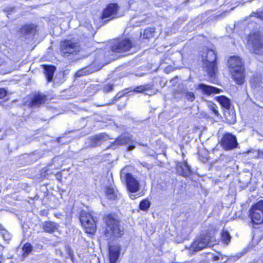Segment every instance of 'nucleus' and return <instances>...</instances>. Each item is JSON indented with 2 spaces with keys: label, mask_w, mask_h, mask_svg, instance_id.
I'll list each match as a JSON object with an SVG mask.
<instances>
[{
  "label": "nucleus",
  "mask_w": 263,
  "mask_h": 263,
  "mask_svg": "<svg viewBox=\"0 0 263 263\" xmlns=\"http://www.w3.org/2000/svg\"><path fill=\"white\" fill-rule=\"evenodd\" d=\"M228 63L234 80L238 84H242L245 80V69L241 59L238 56H232Z\"/></svg>",
  "instance_id": "f257e3e1"
},
{
  "label": "nucleus",
  "mask_w": 263,
  "mask_h": 263,
  "mask_svg": "<svg viewBox=\"0 0 263 263\" xmlns=\"http://www.w3.org/2000/svg\"><path fill=\"white\" fill-rule=\"evenodd\" d=\"M201 56L204 70L210 77H213L218 70L215 51L206 48Z\"/></svg>",
  "instance_id": "f03ea898"
},
{
  "label": "nucleus",
  "mask_w": 263,
  "mask_h": 263,
  "mask_svg": "<svg viewBox=\"0 0 263 263\" xmlns=\"http://www.w3.org/2000/svg\"><path fill=\"white\" fill-rule=\"evenodd\" d=\"M104 220L106 224V236L110 237L111 236L116 237H120L122 234V231L120 230L119 221L117 215L114 214H109L104 217Z\"/></svg>",
  "instance_id": "7ed1b4c3"
},
{
  "label": "nucleus",
  "mask_w": 263,
  "mask_h": 263,
  "mask_svg": "<svg viewBox=\"0 0 263 263\" xmlns=\"http://www.w3.org/2000/svg\"><path fill=\"white\" fill-rule=\"evenodd\" d=\"M248 43L251 51L255 54H263V35L260 32H254L249 35Z\"/></svg>",
  "instance_id": "20e7f679"
},
{
  "label": "nucleus",
  "mask_w": 263,
  "mask_h": 263,
  "mask_svg": "<svg viewBox=\"0 0 263 263\" xmlns=\"http://www.w3.org/2000/svg\"><path fill=\"white\" fill-rule=\"evenodd\" d=\"M80 220L86 233L92 234L96 232V221L90 213L82 212L80 216Z\"/></svg>",
  "instance_id": "39448f33"
},
{
  "label": "nucleus",
  "mask_w": 263,
  "mask_h": 263,
  "mask_svg": "<svg viewBox=\"0 0 263 263\" xmlns=\"http://www.w3.org/2000/svg\"><path fill=\"white\" fill-rule=\"evenodd\" d=\"M214 238L209 234L201 235L192 243L191 249L194 252L200 251L204 248L213 245Z\"/></svg>",
  "instance_id": "423d86ee"
},
{
  "label": "nucleus",
  "mask_w": 263,
  "mask_h": 263,
  "mask_svg": "<svg viewBox=\"0 0 263 263\" xmlns=\"http://www.w3.org/2000/svg\"><path fill=\"white\" fill-rule=\"evenodd\" d=\"M249 215L254 223L263 222V200L258 201L251 208Z\"/></svg>",
  "instance_id": "0eeeda50"
},
{
  "label": "nucleus",
  "mask_w": 263,
  "mask_h": 263,
  "mask_svg": "<svg viewBox=\"0 0 263 263\" xmlns=\"http://www.w3.org/2000/svg\"><path fill=\"white\" fill-rule=\"evenodd\" d=\"M220 144L223 149L227 151L232 150L238 145L236 137L230 133H227L223 135Z\"/></svg>",
  "instance_id": "6e6552de"
},
{
  "label": "nucleus",
  "mask_w": 263,
  "mask_h": 263,
  "mask_svg": "<svg viewBox=\"0 0 263 263\" xmlns=\"http://www.w3.org/2000/svg\"><path fill=\"white\" fill-rule=\"evenodd\" d=\"M80 49L79 43L72 40H65L61 43V51L64 56L76 54Z\"/></svg>",
  "instance_id": "1a4fd4ad"
},
{
  "label": "nucleus",
  "mask_w": 263,
  "mask_h": 263,
  "mask_svg": "<svg viewBox=\"0 0 263 263\" xmlns=\"http://www.w3.org/2000/svg\"><path fill=\"white\" fill-rule=\"evenodd\" d=\"M134 141L132 140V136L129 134L121 135L120 137L117 138L115 141L112 142L109 147L111 148L114 149L118 146H120L125 144H129L127 147L128 151L133 150L135 148V146L133 144Z\"/></svg>",
  "instance_id": "9d476101"
},
{
  "label": "nucleus",
  "mask_w": 263,
  "mask_h": 263,
  "mask_svg": "<svg viewBox=\"0 0 263 263\" xmlns=\"http://www.w3.org/2000/svg\"><path fill=\"white\" fill-rule=\"evenodd\" d=\"M133 46L128 39L117 40L114 42L111 46V51L112 53H120L129 51Z\"/></svg>",
  "instance_id": "9b49d317"
},
{
  "label": "nucleus",
  "mask_w": 263,
  "mask_h": 263,
  "mask_svg": "<svg viewBox=\"0 0 263 263\" xmlns=\"http://www.w3.org/2000/svg\"><path fill=\"white\" fill-rule=\"evenodd\" d=\"M121 177H124L127 190L132 193H136L139 190V182L129 173L121 172Z\"/></svg>",
  "instance_id": "f8f14e48"
},
{
  "label": "nucleus",
  "mask_w": 263,
  "mask_h": 263,
  "mask_svg": "<svg viewBox=\"0 0 263 263\" xmlns=\"http://www.w3.org/2000/svg\"><path fill=\"white\" fill-rule=\"evenodd\" d=\"M109 139L108 135L106 133H101L88 138L85 144L87 147H95L100 146L103 142L107 141Z\"/></svg>",
  "instance_id": "ddd939ff"
},
{
  "label": "nucleus",
  "mask_w": 263,
  "mask_h": 263,
  "mask_svg": "<svg viewBox=\"0 0 263 263\" xmlns=\"http://www.w3.org/2000/svg\"><path fill=\"white\" fill-rule=\"evenodd\" d=\"M118 10V6L117 4H110L108 5L102 13V18H109L110 20L116 16Z\"/></svg>",
  "instance_id": "4468645a"
},
{
  "label": "nucleus",
  "mask_w": 263,
  "mask_h": 263,
  "mask_svg": "<svg viewBox=\"0 0 263 263\" xmlns=\"http://www.w3.org/2000/svg\"><path fill=\"white\" fill-rule=\"evenodd\" d=\"M46 100V96L45 95L41 94L35 95L30 101L26 102V104L30 108H36L44 104Z\"/></svg>",
  "instance_id": "2eb2a0df"
},
{
  "label": "nucleus",
  "mask_w": 263,
  "mask_h": 263,
  "mask_svg": "<svg viewBox=\"0 0 263 263\" xmlns=\"http://www.w3.org/2000/svg\"><path fill=\"white\" fill-rule=\"evenodd\" d=\"M120 247L118 245L109 246L110 263H117L120 253Z\"/></svg>",
  "instance_id": "dca6fc26"
},
{
  "label": "nucleus",
  "mask_w": 263,
  "mask_h": 263,
  "mask_svg": "<svg viewBox=\"0 0 263 263\" xmlns=\"http://www.w3.org/2000/svg\"><path fill=\"white\" fill-rule=\"evenodd\" d=\"M197 88L201 90L204 94L210 96L212 94L219 93L222 90L218 88L204 84H200Z\"/></svg>",
  "instance_id": "f3484780"
},
{
  "label": "nucleus",
  "mask_w": 263,
  "mask_h": 263,
  "mask_svg": "<svg viewBox=\"0 0 263 263\" xmlns=\"http://www.w3.org/2000/svg\"><path fill=\"white\" fill-rule=\"evenodd\" d=\"M22 36L28 39L33 36L35 32V27L33 25H25L20 30Z\"/></svg>",
  "instance_id": "a211bd4d"
},
{
  "label": "nucleus",
  "mask_w": 263,
  "mask_h": 263,
  "mask_svg": "<svg viewBox=\"0 0 263 263\" xmlns=\"http://www.w3.org/2000/svg\"><path fill=\"white\" fill-rule=\"evenodd\" d=\"M176 168L178 173L184 177H188L192 173L191 167L186 162L178 164Z\"/></svg>",
  "instance_id": "6ab92c4d"
},
{
  "label": "nucleus",
  "mask_w": 263,
  "mask_h": 263,
  "mask_svg": "<svg viewBox=\"0 0 263 263\" xmlns=\"http://www.w3.org/2000/svg\"><path fill=\"white\" fill-rule=\"evenodd\" d=\"M99 69L98 67H95L94 65L92 64L89 65L88 66H86L78 70L77 72L76 76L77 77H80L82 76L91 74L95 71H98Z\"/></svg>",
  "instance_id": "aec40b11"
},
{
  "label": "nucleus",
  "mask_w": 263,
  "mask_h": 263,
  "mask_svg": "<svg viewBox=\"0 0 263 263\" xmlns=\"http://www.w3.org/2000/svg\"><path fill=\"white\" fill-rule=\"evenodd\" d=\"M58 224L51 221H45L43 223L42 228L47 233H52L58 229Z\"/></svg>",
  "instance_id": "412c9836"
},
{
  "label": "nucleus",
  "mask_w": 263,
  "mask_h": 263,
  "mask_svg": "<svg viewBox=\"0 0 263 263\" xmlns=\"http://www.w3.org/2000/svg\"><path fill=\"white\" fill-rule=\"evenodd\" d=\"M216 100L219 103L222 107L229 109L231 107L230 100L224 96H220L216 98Z\"/></svg>",
  "instance_id": "4be33fe9"
},
{
  "label": "nucleus",
  "mask_w": 263,
  "mask_h": 263,
  "mask_svg": "<svg viewBox=\"0 0 263 263\" xmlns=\"http://www.w3.org/2000/svg\"><path fill=\"white\" fill-rule=\"evenodd\" d=\"M45 74L48 82H51L52 80L55 67L53 66H44Z\"/></svg>",
  "instance_id": "5701e85b"
},
{
  "label": "nucleus",
  "mask_w": 263,
  "mask_h": 263,
  "mask_svg": "<svg viewBox=\"0 0 263 263\" xmlns=\"http://www.w3.org/2000/svg\"><path fill=\"white\" fill-rule=\"evenodd\" d=\"M152 86L151 84H145L136 87L134 91L140 93H143L146 95H151L149 92L151 91Z\"/></svg>",
  "instance_id": "b1692460"
},
{
  "label": "nucleus",
  "mask_w": 263,
  "mask_h": 263,
  "mask_svg": "<svg viewBox=\"0 0 263 263\" xmlns=\"http://www.w3.org/2000/svg\"><path fill=\"white\" fill-rule=\"evenodd\" d=\"M105 194L108 199L114 200L117 196L113 187L107 186L105 189Z\"/></svg>",
  "instance_id": "393cba45"
},
{
  "label": "nucleus",
  "mask_w": 263,
  "mask_h": 263,
  "mask_svg": "<svg viewBox=\"0 0 263 263\" xmlns=\"http://www.w3.org/2000/svg\"><path fill=\"white\" fill-rule=\"evenodd\" d=\"M221 239L226 244L231 241V236L227 230H223L221 234Z\"/></svg>",
  "instance_id": "a878e982"
},
{
  "label": "nucleus",
  "mask_w": 263,
  "mask_h": 263,
  "mask_svg": "<svg viewBox=\"0 0 263 263\" xmlns=\"http://www.w3.org/2000/svg\"><path fill=\"white\" fill-rule=\"evenodd\" d=\"M0 233L5 241H8L9 240L11 239V234L6 230L4 229L3 227L1 226H0Z\"/></svg>",
  "instance_id": "bb28decb"
},
{
  "label": "nucleus",
  "mask_w": 263,
  "mask_h": 263,
  "mask_svg": "<svg viewBox=\"0 0 263 263\" xmlns=\"http://www.w3.org/2000/svg\"><path fill=\"white\" fill-rule=\"evenodd\" d=\"M181 92L183 95H185V97L189 101L193 102L195 99V95L192 92H189L185 89H182L181 90Z\"/></svg>",
  "instance_id": "cd10ccee"
},
{
  "label": "nucleus",
  "mask_w": 263,
  "mask_h": 263,
  "mask_svg": "<svg viewBox=\"0 0 263 263\" xmlns=\"http://www.w3.org/2000/svg\"><path fill=\"white\" fill-rule=\"evenodd\" d=\"M151 205V202L147 199L142 200L139 204L140 210L143 211L147 210Z\"/></svg>",
  "instance_id": "c85d7f7f"
},
{
  "label": "nucleus",
  "mask_w": 263,
  "mask_h": 263,
  "mask_svg": "<svg viewBox=\"0 0 263 263\" xmlns=\"http://www.w3.org/2000/svg\"><path fill=\"white\" fill-rule=\"evenodd\" d=\"M155 31L154 29L147 28L144 30L143 33V39H149L154 35Z\"/></svg>",
  "instance_id": "c756f323"
},
{
  "label": "nucleus",
  "mask_w": 263,
  "mask_h": 263,
  "mask_svg": "<svg viewBox=\"0 0 263 263\" xmlns=\"http://www.w3.org/2000/svg\"><path fill=\"white\" fill-rule=\"evenodd\" d=\"M209 108L213 112L216 116H218L219 112L217 110V105L213 102H210L208 103Z\"/></svg>",
  "instance_id": "7c9ffc66"
},
{
  "label": "nucleus",
  "mask_w": 263,
  "mask_h": 263,
  "mask_svg": "<svg viewBox=\"0 0 263 263\" xmlns=\"http://www.w3.org/2000/svg\"><path fill=\"white\" fill-rule=\"evenodd\" d=\"M32 250V247L29 243H26L23 247L24 255H28Z\"/></svg>",
  "instance_id": "2f4dec72"
},
{
  "label": "nucleus",
  "mask_w": 263,
  "mask_h": 263,
  "mask_svg": "<svg viewBox=\"0 0 263 263\" xmlns=\"http://www.w3.org/2000/svg\"><path fill=\"white\" fill-rule=\"evenodd\" d=\"M251 16H255L257 17L261 20H263V11H257V12H253L251 14Z\"/></svg>",
  "instance_id": "473e14b6"
},
{
  "label": "nucleus",
  "mask_w": 263,
  "mask_h": 263,
  "mask_svg": "<svg viewBox=\"0 0 263 263\" xmlns=\"http://www.w3.org/2000/svg\"><path fill=\"white\" fill-rule=\"evenodd\" d=\"M114 85L111 84H106L103 88V90L104 92H109L113 90Z\"/></svg>",
  "instance_id": "72a5a7b5"
},
{
  "label": "nucleus",
  "mask_w": 263,
  "mask_h": 263,
  "mask_svg": "<svg viewBox=\"0 0 263 263\" xmlns=\"http://www.w3.org/2000/svg\"><path fill=\"white\" fill-rule=\"evenodd\" d=\"M28 156L30 159H32V161H36L40 158V155L36 152H34L32 154H30Z\"/></svg>",
  "instance_id": "f704fd0d"
},
{
  "label": "nucleus",
  "mask_w": 263,
  "mask_h": 263,
  "mask_svg": "<svg viewBox=\"0 0 263 263\" xmlns=\"http://www.w3.org/2000/svg\"><path fill=\"white\" fill-rule=\"evenodd\" d=\"M7 93V91L5 88H0V99L4 98Z\"/></svg>",
  "instance_id": "c9c22d12"
},
{
  "label": "nucleus",
  "mask_w": 263,
  "mask_h": 263,
  "mask_svg": "<svg viewBox=\"0 0 263 263\" xmlns=\"http://www.w3.org/2000/svg\"><path fill=\"white\" fill-rule=\"evenodd\" d=\"M124 93H123V92H119V93H117L114 98V100L118 101L121 98H122L123 96H124Z\"/></svg>",
  "instance_id": "e433bc0d"
},
{
  "label": "nucleus",
  "mask_w": 263,
  "mask_h": 263,
  "mask_svg": "<svg viewBox=\"0 0 263 263\" xmlns=\"http://www.w3.org/2000/svg\"><path fill=\"white\" fill-rule=\"evenodd\" d=\"M256 155L255 156L257 158H263V151H256Z\"/></svg>",
  "instance_id": "4c0bfd02"
},
{
  "label": "nucleus",
  "mask_w": 263,
  "mask_h": 263,
  "mask_svg": "<svg viewBox=\"0 0 263 263\" xmlns=\"http://www.w3.org/2000/svg\"><path fill=\"white\" fill-rule=\"evenodd\" d=\"M229 121L230 123H234L236 121V117H235V115H233L232 114V117L231 118V119L229 120Z\"/></svg>",
  "instance_id": "58836bf2"
},
{
  "label": "nucleus",
  "mask_w": 263,
  "mask_h": 263,
  "mask_svg": "<svg viewBox=\"0 0 263 263\" xmlns=\"http://www.w3.org/2000/svg\"><path fill=\"white\" fill-rule=\"evenodd\" d=\"M219 257L218 256H214L213 257V260H219Z\"/></svg>",
  "instance_id": "ea45409f"
},
{
  "label": "nucleus",
  "mask_w": 263,
  "mask_h": 263,
  "mask_svg": "<svg viewBox=\"0 0 263 263\" xmlns=\"http://www.w3.org/2000/svg\"><path fill=\"white\" fill-rule=\"evenodd\" d=\"M225 14H226V12H224L223 14H221L219 16L221 18L223 17V16H225Z\"/></svg>",
  "instance_id": "a19ab883"
},
{
  "label": "nucleus",
  "mask_w": 263,
  "mask_h": 263,
  "mask_svg": "<svg viewBox=\"0 0 263 263\" xmlns=\"http://www.w3.org/2000/svg\"><path fill=\"white\" fill-rule=\"evenodd\" d=\"M179 92V90H176V92H175V97L177 98V94Z\"/></svg>",
  "instance_id": "79ce46f5"
}]
</instances>
